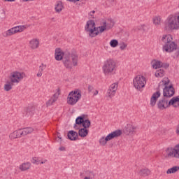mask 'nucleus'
I'll use <instances>...</instances> for the list:
<instances>
[{"label":"nucleus","mask_w":179,"mask_h":179,"mask_svg":"<svg viewBox=\"0 0 179 179\" xmlns=\"http://www.w3.org/2000/svg\"><path fill=\"white\" fill-rule=\"evenodd\" d=\"M63 64L67 69H71L73 66H78L79 56L76 52H64L63 55Z\"/></svg>","instance_id":"obj_1"},{"label":"nucleus","mask_w":179,"mask_h":179,"mask_svg":"<svg viewBox=\"0 0 179 179\" xmlns=\"http://www.w3.org/2000/svg\"><path fill=\"white\" fill-rule=\"evenodd\" d=\"M157 106L159 110H166L170 106L177 108L179 107V96L173 97L170 101H169V98L164 96L158 101Z\"/></svg>","instance_id":"obj_2"},{"label":"nucleus","mask_w":179,"mask_h":179,"mask_svg":"<svg viewBox=\"0 0 179 179\" xmlns=\"http://www.w3.org/2000/svg\"><path fill=\"white\" fill-rule=\"evenodd\" d=\"M26 77V74L24 73H20L19 71L12 72L9 76V79L10 81H7L6 84L4 85V90L6 92H9L12 90V86H13V83H19L22 79Z\"/></svg>","instance_id":"obj_3"},{"label":"nucleus","mask_w":179,"mask_h":179,"mask_svg":"<svg viewBox=\"0 0 179 179\" xmlns=\"http://www.w3.org/2000/svg\"><path fill=\"white\" fill-rule=\"evenodd\" d=\"M162 40L164 43L163 50L166 52H173V51L177 50L178 45L173 41V36L171 35H164Z\"/></svg>","instance_id":"obj_4"},{"label":"nucleus","mask_w":179,"mask_h":179,"mask_svg":"<svg viewBox=\"0 0 179 179\" xmlns=\"http://www.w3.org/2000/svg\"><path fill=\"white\" fill-rule=\"evenodd\" d=\"M117 64L113 59H108L103 62L102 70L104 75H113L117 71Z\"/></svg>","instance_id":"obj_5"},{"label":"nucleus","mask_w":179,"mask_h":179,"mask_svg":"<svg viewBox=\"0 0 179 179\" xmlns=\"http://www.w3.org/2000/svg\"><path fill=\"white\" fill-rule=\"evenodd\" d=\"M80 99H82V91L79 89H76L69 92L67 96V104L69 106H75Z\"/></svg>","instance_id":"obj_6"},{"label":"nucleus","mask_w":179,"mask_h":179,"mask_svg":"<svg viewBox=\"0 0 179 179\" xmlns=\"http://www.w3.org/2000/svg\"><path fill=\"white\" fill-rule=\"evenodd\" d=\"M164 83V88L163 90V96L164 97H166L168 99H170V97H173L174 96L176 91L174 90V87H173V85H170L169 86V84L170 83V80L169 78H166V80H162Z\"/></svg>","instance_id":"obj_7"},{"label":"nucleus","mask_w":179,"mask_h":179,"mask_svg":"<svg viewBox=\"0 0 179 179\" xmlns=\"http://www.w3.org/2000/svg\"><path fill=\"white\" fill-rule=\"evenodd\" d=\"M90 120H85L82 124L83 128L80 129L78 133L71 130L67 132V135H87L89 134V129H87V128L90 127Z\"/></svg>","instance_id":"obj_8"},{"label":"nucleus","mask_w":179,"mask_h":179,"mask_svg":"<svg viewBox=\"0 0 179 179\" xmlns=\"http://www.w3.org/2000/svg\"><path fill=\"white\" fill-rule=\"evenodd\" d=\"M133 85L135 89L141 90V89H143L145 85H146V78L143 76L138 75L134 78Z\"/></svg>","instance_id":"obj_9"},{"label":"nucleus","mask_w":179,"mask_h":179,"mask_svg":"<svg viewBox=\"0 0 179 179\" xmlns=\"http://www.w3.org/2000/svg\"><path fill=\"white\" fill-rule=\"evenodd\" d=\"M29 26L27 25H20L17 26L15 27H13L8 31H5L3 34V37H9L10 36H13V34H15V33H22L23 30H26Z\"/></svg>","instance_id":"obj_10"},{"label":"nucleus","mask_w":179,"mask_h":179,"mask_svg":"<svg viewBox=\"0 0 179 179\" xmlns=\"http://www.w3.org/2000/svg\"><path fill=\"white\" fill-rule=\"evenodd\" d=\"M168 27L170 30H178L179 15H174L169 17L168 20Z\"/></svg>","instance_id":"obj_11"},{"label":"nucleus","mask_w":179,"mask_h":179,"mask_svg":"<svg viewBox=\"0 0 179 179\" xmlns=\"http://www.w3.org/2000/svg\"><path fill=\"white\" fill-rule=\"evenodd\" d=\"M166 155L165 159H171V157H175V159H179V150L175 146L174 148H168L165 150Z\"/></svg>","instance_id":"obj_12"},{"label":"nucleus","mask_w":179,"mask_h":179,"mask_svg":"<svg viewBox=\"0 0 179 179\" xmlns=\"http://www.w3.org/2000/svg\"><path fill=\"white\" fill-rule=\"evenodd\" d=\"M138 131V128L131 124H127L123 129V134L126 135H135Z\"/></svg>","instance_id":"obj_13"},{"label":"nucleus","mask_w":179,"mask_h":179,"mask_svg":"<svg viewBox=\"0 0 179 179\" xmlns=\"http://www.w3.org/2000/svg\"><path fill=\"white\" fill-rule=\"evenodd\" d=\"M34 131V129L32 127H27L24 129H19L18 130L13 131V135H29Z\"/></svg>","instance_id":"obj_14"},{"label":"nucleus","mask_w":179,"mask_h":179,"mask_svg":"<svg viewBox=\"0 0 179 179\" xmlns=\"http://www.w3.org/2000/svg\"><path fill=\"white\" fill-rule=\"evenodd\" d=\"M59 94H61V90L57 89V92L53 94V96L46 102L47 107H50V106H52L57 100H58V97L59 96Z\"/></svg>","instance_id":"obj_15"},{"label":"nucleus","mask_w":179,"mask_h":179,"mask_svg":"<svg viewBox=\"0 0 179 179\" xmlns=\"http://www.w3.org/2000/svg\"><path fill=\"white\" fill-rule=\"evenodd\" d=\"M118 136V135H108L106 138L102 137L99 139V145H101V146H106L108 141H111V139H114V138H117Z\"/></svg>","instance_id":"obj_16"},{"label":"nucleus","mask_w":179,"mask_h":179,"mask_svg":"<svg viewBox=\"0 0 179 179\" xmlns=\"http://www.w3.org/2000/svg\"><path fill=\"white\" fill-rule=\"evenodd\" d=\"M100 27L94 26L90 30L88 31L90 37H97L99 34H101L103 32H100Z\"/></svg>","instance_id":"obj_17"},{"label":"nucleus","mask_w":179,"mask_h":179,"mask_svg":"<svg viewBox=\"0 0 179 179\" xmlns=\"http://www.w3.org/2000/svg\"><path fill=\"white\" fill-rule=\"evenodd\" d=\"M160 96H161L160 91H157L152 94L150 99V103L151 107H155V106H156V102L157 101V99L160 97Z\"/></svg>","instance_id":"obj_18"},{"label":"nucleus","mask_w":179,"mask_h":179,"mask_svg":"<svg viewBox=\"0 0 179 179\" xmlns=\"http://www.w3.org/2000/svg\"><path fill=\"white\" fill-rule=\"evenodd\" d=\"M150 174H152V171L148 168H142L138 172V175L140 177H149Z\"/></svg>","instance_id":"obj_19"},{"label":"nucleus","mask_w":179,"mask_h":179,"mask_svg":"<svg viewBox=\"0 0 179 179\" xmlns=\"http://www.w3.org/2000/svg\"><path fill=\"white\" fill-rule=\"evenodd\" d=\"M64 54L65 52H62L61 48H56L55 49V57L56 61H61V59H64Z\"/></svg>","instance_id":"obj_20"},{"label":"nucleus","mask_w":179,"mask_h":179,"mask_svg":"<svg viewBox=\"0 0 179 179\" xmlns=\"http://www.w3.org/2000/svg\"><path fill=\"white\" fill-rule=\"evenodd\" d=\"M86 117V115L83 114L80 116H78L76 119V124H74V128H76V125H83V122H85V118Z\"/></svg>","instance_id":"obj_21"},{"label":"nucleus","mask_w":179,"mask_h":179,"mask_svg":"<svg viewBox=\"0 0 179 179\" xmlns=\"http://www.w3.org/2000/svg\"><path fill=\"white\" fill-rule=\"evenodd\" d=\"M38 45H40V42L36 38H34L29 41V46L31 50L38 48Z\"/></svg>","instance_id":"obj_22"},{"label":"nucleus","mask_w":179,"mask_h":179,"mask_svg":"<svg viewBox=\"0 0 179 179\" xmlns=\"http://www.w3.org/2000/svg\"><path fill=\"white\" fill-rule=\"evenodd\" d=\"M94 26H96V22H94L93 20H88L85 27V31L88 32L90 29H92L93 27H94Z\"/></svg>","instance_id":"obj_23"},{"label":"nucleus","mask_w":179,"mask_h":179,"mask_svg":"<svg viewBox=\"0 0 179 179\" xmlns=\"http://www.w3.org/2000/svg\"><path fill=\"white\" fill-rule=\"evenodd\" d=\"M151 65L153 69H159V68H162V62L157 59H153L151 61Z\"/></svg>","instance_id":"obj_24"},{"label":"nucleus","mask_w":179,"mask_h":179,"mask_svg":"<svg viewBox=\"0 0 179 179\" xmlns=\"http://www.w3.org/2000/svg\"><path fill=\"white\" fill-rule=\"evenodd\" d=\"M31 167V164L30 162L23 163L21 165H20V170L21 171H26L29 170Z\"/></svg>","instance_id":"obj_25"},{"label":"nucleus","mask_w":179,"mask_h":179,"mask_svg":"<svg viewBox=\"0 0 179 179\" xmlns=\"http://www.w3.org/2000/svg\"><path fill=\"white\" fill-rule=\"evenodd\" d=\"M178 171H179V166H174L166 171V174H176V173Z\"/></svg>","instance_id":"obj_26"},{"label":"nucleus","mask_w":179,"mask_h":179,"mask_svg":"<svg viewBox=\"0 0 179 179\" xmlns=\"http://www.w3.org/2000/svg\"><path fill=\"white\" fill-rule=\"evenodd\" d=\"M85 175L86 176L84 179H93L94 178V173L90 171H86Z\"/></svg>","instance_id":"obj_27"},{"label":"nucleus","mask_w":179,"mask_h":179,"mask_svg":"<svg viewBox=\"0 0 179 179\" xmlns=\"http://www.w3.org/2000/svg\"><path fill=\"white\" fill-rule=\"evenodd\" d=\"M165 73H166L164 72V70L160 69L156 71L155 75L156 78H163V76H164Z\"/></svg>","instance_id":"obj_28"},{"label":"nucleus","mask_w":179,"mask_h":179,"mask_svg":"<svg viewBox=\"0 0 179 179\" xmlns=\"http://www.w3.org/2000/svg\"><path fill=\"white\" fill-rule=\"evenodd\" d=\"M34 111V107H28L26 110V117H31L33 112Z\"/></svg>","instance_id":"obj_29"},{"label":"nucleus","mask_w":179,"mask_h":179,"mask_svg":"<svg viewBox=\"0 0 179 179\" xmlns=\"http://www.w3.org/2000/svg\"><path fill=\"white\" fill-rule=\"evenodd\" d=\"M114 24H115L114 21L111 19H108L107 20V30H110V29H113V27H114Z\"/></svg>","instance_id":"obj_30"},{"label":"nucleus","mask_w":179,"mask_h":179,"mask_svg":"<svg viewBox=\"0 0 179 179\" xmlns=\"http://www.w3.org/2000/svg\"><path fill=\"white\" fill-rule=\"evenodd\" d=\"M102 24L103 26L99 27L100 33H104L107 30V21H103Z\"/></svg>","instance_id":"obj_31"},{"label":"nucleus","mask_w":179,"mask_h":179,"mask_svg":"<svg viewBox=\"0 0 179 179\" xmlns=\"http://www.w3.org/2000/svg\"><path fill=\"white\" fill-rule=\"evenodd\" d=\"M62 8H63L62 2L58 1L57 5H56V6H55V9L56 12L59 13V12H61L62 10Z\"/></svg>","instance_id":"obj_32"},{"label":"nucleus","mask_w":179,"mask_h":179,"mask_svg":"<svg viewBox=\"0 0 179 179\" xmlns=\"http://www.w3.org/2000/svg\"><path fill=\"white\" fill-rule=\"evenodd\" d=\"M118 88V84L113 83L110 87L109 89L112 90V93H115L117 92V89Z\"/></svg>","instance_id":"obj_33"},{"label":"nucleus","mask_w":179,"mask_h":179,"mask_svg":"<svg viewBox=\"0 0 179 179\" xmlns=\"http://www.w3.org/2000/svg\"><path fill=\"white\" fill-rule=\"evenodd\" d=\"M110 45L113 48H115L118 45V41L117 39H113L110 42Z\"/></svg>","instance_id":"obj_34"},{"label":"nucleus","mask_w":179,"mask_h":179,"mask_svg":"<svg viewBox=\"0 0 179 179\" xmlns=\"http://www.w3.org/2000/svg\"><path fill=\"white\" fill-rule=\"evenodd\" d=\"M162 18L160 17H155L153 18V23L155 26H159Z\"/></svg>","instance_id":"obj_35"},{"label":"nucleus","mask_w":179,"mask_h":179,"mask_svg":"<svg viewBox=\"0 0 179 179\" xmlns=\"http://www.w3.org/2000/svg\"><path fill=\"white\" fill-rule=\"evenodd\" d=\"M68 139H70V141H78L79 138V135H67Z\"/></svg>","instance_id":"obj_36"},{"label":"nucleus","mask_w":179,"mask_h":179,"mask_svg":"<svg viewBox=\"0 0 179 179\" xmlns=\"http://www.w3.org/2000/svg\"><path fill=\"white\" fill-rule=\"evenodd\" d=\"M55 142H57L58 143H62V141H64V138H62V136H61V135L59 136H55L53 138Z\"/></svg>","instance_id":"obj_37"},{"label":"nucleus","mask_w":179,"mask_h":179,"mask_svg":"<svg viewBox=\"0 0 179 179\" xmlns=\"http://www.w3.org/2000/svg\"><path fill=\"white\" fill-rule=\"evenodd\" d=\"M108 135H122V130L121 129L115 130L111 133H109Z\"/></svg>","instance_id":"obj_38"},{"label":"nucleus","mask_w":179,"mask_h":179,"mask_svg":"<svg viewBox=\"0 0 179 179\" xmlns=\"http://www.w3.org/2000/svg\"><path fill=\"white\" fill-rule=\"evenodd\" d=\"M114 96H115V93L113 94V91L110 90V88H108L107 91V96L111 99L112 97H114Z\"/></svg>","instance_id":"obj_39"},{"label":"nucleus","mask_w":179,"mask_h":179,"mask_svg":"<svg viewBox=\"0 0 179 179\" xmlns=\"http://www.w3.org/2000/svg\"><path fill=\"white\" fill-rule=\"evenodd\" d=\"M31 163H33V164H40V160L36 157H34L31 160Z\"/></svg>","instance_id":"obj_40"},{"label":"nucleus","mask_w":179,"mask_h":179,"mask_svg":"<svg viewBox=\"0 0 179 179\" xmlns=\"http://www.w3.org/2000/svg\"><path fill=\"white\" fill-rule=\"evenodd\" d=\"M127 44L124 42H122V43H120V50H125L127 48Z\"/></svg>","instance_id":"obj_41"},{"label":"nucleus","mask_w":179,"mask_h":179,"mask_svg":"<svg viewBox=\"0 0 179 179\" xmlns=\"http://www.w3.org/2000/svg\"><path fill=\"white\" fill-rule=\"evenodd\" d=\"M169 66H170V64H169V63L162 62V64H161V68H164V69H167V68H169Z\"/></svg>","instance_id":"obj_42"},{"label":"nucleus","mask_w":179,"mask_h":179,"mask_svg":"<svg viewBox=\"0 0 179 179\" xmlns=\"http://www.w3.org/2000/svg\"><path fill=\"white\" fill-rule=\"evenodd\" d=\"M45 68H47V65H44V64L42 63L41 65L39 66V71H41V69L44 71Z\"/></svg>","instance_id":"obj_43"},{"label":"nucleus","mask_w":179,"mask_h":179,"mask_svg":"<svg viewBox=\"0 0 179 179\" xmlns=\"http://www.w3.org/2000/svg\"><path fill=\"white\" fill-rule=\"evenodd\" d=\"M94 90V87L92 85H88V92L89 93H92Z\"/></svg>","instance_id":"obj_44"},{"label":"nucleus","mask_w":179,"mask_h":179,"mask_svg":"<svg viewBox=\"0 0 179 179\" xmlns=\"http://www.w3.org/2000/svg\"><path fill=\"white\" fill-rule=\"evenodd\" d=\"M36 76H38V78H41V76H43V69H41V71L38 72Z\"/></svg>","instance_id":"obj_45"},{"label":"nucleus","mask_w":179,"mask_h":179,"mask_svg":"<svg viewBox=\"0 0 179 179\" xmlns=\"http://www.w3.org/2000/svg\"><path fill=\"white\" fill-rule=\"evenodd\" d=\"M59 150H60V152H65L66 148L64 146H61L60 148H59Z\"/></svg>","instance_id":"obj_46"},{"label":"nucleus","mask_w":179,"mask_h":179,"mask_svg":"<svg viewBox=\"0 0 179 179\" xmlns=\"http://www.w3.org/2000/svg\"><path fill=\"white\" fill-rule=\"evenodd\" d=\"M94 13H96V11L92 10L90 13V15L92 16V17H93V15H94Z\"/></svg>","instance_id":"obj_47"},{"label":"nucleus","mask_w":179,"mask_h":179,"mask_svg":"<svg viewBox=\"0 0 179 179\" xmlns=\"http://www.w3.org/2000/svg\"><path fill=\"white\" fill-rule=\"evenodd\" d=\"M10 139H16V138H17V136H9Z\"/></svg>","instance_id":"obj_48"},{"label":"nucleus","mask_w":179,"mask_h":179,"mask_svg":"<svg viewBox=\"0 0 179 179\" xmlns=\"http://www.w3.org/2000/svg\"><path fill=\"white\" fill-rule=\"evenodd\" d=\"M4 2H15L16 0H3Z\"/></svg>","instance_id":"obj_49"},{"label":"nucleus","mask_w":179,"mask_h":179,"mask_svg":"<svg viewBox=\"0 0 179 179\" xmlns=\"http://www.w3.org/2000/svg\"><path fill=\"white\" fill-rule=\"evenodd\" d=\"M97 94H99V91H98V90H96V91L94 92L93 95H94V96H97Z\"/></svg>","instance_id":"obj_50"},{"label":"nucleus","mask_w":179,"mask_h":179,"mask_svg":"<svg viewBox=\"0 0 179 179\" xmlns=\"http://www.w3.org/2000/svg\"><path fill=\"white\" fill-rule=\"evenodd\" d=\"M176 134H178V135H179V124L178 125V127L176 128Z\"/></svg>","instance_id":"obj_51"},{"label":"nucleus","mask_w":179,"mask_h":179,"mask_svg":"<svg viewBox=\"0 0 179 179\" xmlns=\"http://www.w3.org/2000/svg\"><path fill=\"white\" fill-rule=\"evenodd\" d=\"M45 163H47V159H45L44 161L41 162V164H44Z\"/></svg>","instance_id":"obj_52"},{"label":"nucleus","mask_w":179,"mask_h":179,"mask_svg":"<svg viewBox=\"0 0 179 179\" xmlns=\"http://www.w3.org/2000/svg\"><path fill=\"white\" fill-rule=\"evenodd\" d=\"M176 149L179 151V144L176 145Z\"/></svg>","instance_id":"obj_53"},{"label":"nucleus","mask_w":179,"mask_h":179,"mask_svg":"<svg viewBox=\"0 0 179 179\" xmlns=\"http://www.w3.org/2000/svg\"><path fill=\"white\" fill-rule=\"evenodd\" d=\"M81 138H85L86 135H80Z\"/></svg>","instance_id":"obj_54"},{"label":"nucleus","mask_w":179,"mask_h":179,"mask_svg":"<svg viewBox=\"0 0 179 179\" xmlns=\"http://www.w3.org/2000/svg\"><path fill=\"white\" fill-rule=\"evenodd\" d=\"M28 1H30V0H23L24 2H28Z\"/></svg>","instance_id":"obj_55"},{"label":"nucleus","mask_w":179,"mask_h":179,"mask_svg":"<svg viewBox=\"0 0 179 179\" xmlns=\"http://www.w3.org/2000/svg\"><path fill=\"white\" fill-rule=\"evenodd\" d=\"M141 27H145V25H141Z\"/></svg>","instance_id":"obj_56"},{"label":"nucleus","mask_w":179,"mask_h":179,"mask_svg":"<svg viewBox=\"0 0 179 179\" xmlns=\"http://www.w3.org/2000/svg\"><path fill=\"white\" fill-rule=\"evenodd\" d=\"M29 1H34V0H29Z\"/></svg>","instance_id":"obj_57"}]
</instances>
